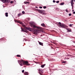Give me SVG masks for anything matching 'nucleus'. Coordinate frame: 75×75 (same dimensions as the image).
I'll return each instance as SVG.
<instances>
[{
	"instance_id": "cd10ccee",
	"label": "nucleus",
	"mask_w": 75,
	"mask_h": 75,
	"mask_svg": "<svg viewBox=\"0 0 75 75\" xmlns=\"http://www.w3.org/2000/svg\"><path fill=\"white\" fill-rule=\"evenodd\" d=\"M66 62H66L64 61V62H63L62 63H63L64 64H65V63H66Z\"/></svg>"
},
{
	"instance_id": "a19ab883",
	"label": "nucleus",
	"mask_w": 75,
	"mask_h": 75,
	"mask_svg": "<svg viewBox=\"0 0 75 75\" xmlns=\"http://www.w3.org/2000/svg\"><path fill=\"white\" fill-rule=\"evenodd\" d=\"M35 8H38V7L37 6H35Z\"/></svg>"
},
{
	"instance_id": "f3484780",
	"label": "nucleus",
	"mask_w": 75,
	"mask_h": 75,
	"mask_svg": "<svg viewBox=\"0 0 75 75\" xmlns=\"http://www.w3.org/2000/svg\"><path fill=\"white\" fill-rule=\"evenodd\" d=\"M38 11H39V12H40V13H42L43 11L41 10H38Z\"/></svg>"
},
{
	"instance_id": "a211bd4d",
	"label": "nucleus",
	"mask_w": 75,
	"mask_h": 75,
	"mask_svg": "<svg viewBox=\"0 0 75 75\" xmlns=\"http://www.w3.org/2000/svg\"><path fill=\"white\" fill-rule=\"evenodd\" d=\"M42 70V69H39L38 71H39V72H41V71Z\"/></svg>"
},
{
	"instance_id": "dca6fc26",
	"label": "nucleus",
	"mask_w": 75,
	"mask_h": 75,
	"mask_svg": "<svg viewBox=\"0 0 75 75\" xmlns=\"http://www.w3.org/2000/svg\"><path fill=\"white\" fill-rule=\"evenodd\" d=\"M18 23H20L21 24H23V23L20 21H18Z\"/></svg>"
},
{
	"instance_id": "0eeeda50",
	"label": "nucleus",
	"mask_w": 75,
	"mask_h": 75,
	"mask_svg": "<svg viewBox=\"0 0 75 75\" xmlns=\"http://www.w3.org/2000/svg\"><path fill=\"white\" fill-rule=\"evenodd\" d=\"M25 28H26V30H28L29 31H31V28H30L26 27Z\"/></svg>"
},
{
	"instance_id": "4468645a",
	"label": "nucleus",
	"mask_w": 75,
	"mask_h": 75,
	"mask_svg": "<svg viewBox=\"0 0 75 75\" xmlns=\"http://www.w3.org/2000/svg\"><path fill=\"white\" fill-rule=\"evenodd\" d=\"M71 4H74V1H73V0H71Z\"/></svg>"
},
{
	"instance_id": "a18cd8bd",
	"label": "nucleus",
	"mask_w": 75,
	"mask_h": 75,
	"mask_svg": "<svg viewBox=\"0 0 75 75\" xmlns=\"http://www.w3.org/2000/svg\"><path fill=\"white\" fill-rule=\"evenodd\" d=\"M74 1L75 2V0H74Z\"/></svg>"
},
{
	"instance_id": "c03bdc74",
	"label": "nucleus",
	"mask_w": 75,
	"mask_h": 75,
	"mask_svg": "<svg viewBox=\"0 0 75 75\" xmlns=\"http://www.w3.org/2000/svg\"><path fill=\"white\" fill-rule=\"evenodd\" d=\"M57 9V8H56Z\"/></svg>"
},
{
	"instance_id": "9d476101",
	"label": "nucleus",
	"mask_w": 75,
	"mask_h": 75,
	"mask_svg": "<svg viewBox=\"0 0 75 75\" xmlns=\"http://www.w3.org/2000/svg\"><path fill=\"white\" fill-rule=\"evenodd\" d=\"M43 73V70L42 69L41 70V71L40 72H39V74L40 75H42V74H42Z\"/></svg>"
},
{
	"instance_id": "f8f14e48",
	"label": "nucleus",
	"mask_w": 75,
	"mask_h": 75,
	"mask_svg": "<svg viewBox=\"0 0 75 75\" xmlns=\"http://www.w3.org/2000/svg\"><path fill=\"white\" fill-rule=\"evenodd\" d=\"M5 16L6 17H8V13H5Z\"/></svg>"
},
{
	"instance_id": "2eb2a0df",
	"label": "nucleus",
	"mask_w": 75,
	"mask_h": 75,
	"mask_svg": "<svg viewBox=\"0 0 75 75\" xmlns=\"http://www.w3.org/2000/svg\"><path fill=\"white\" fill-rule=\"evenodd\" d=\"M21 15H22V13H19V14H18V16H21Z\"/></svg>"
},
{
	"instance_id": "ddd939ff",
	"label": "nucleus",
	"mask_w": 75,
	"mask_h": 75,
	"mask_svg": "<svg viewBox=\"0 0 75 75\" xmlns=\"http://www.w3.org/2000/svg\"><path fill=\"white\" fill-rule=\"evenodd\" d=\"M45 66V64H44L41 65V67H42V68H44V66Z\"/></svg>"
},
{
	"instance_id": "c85d7f7f",
	"label": "nucleus",
	"mask_w": 75,
	"mask_h": 75,
	"mask_svg": "<svg viewBox=\"0 0 75 75\" xmlns=\"http://www.w3.org/2000/svg\"><path fill=\"white\" fill-rule=\"evenodd\" d=\"M13 3V1H11V2H10V3L11 4H12V3Z\"/></svg>"
},
{
	"instance_id": "20e7f679",
	"label": "nucleus",
	"mask_w": 75,
	"mask_h": 75,
	"mask_svg": "<svg viewBox=\"0 0 75 75\" xmlns=\"http://www.w3.org/2000/svg\"><path fill=\"white\" fill-rule=\"evenodd\" d=\"M60 27H62V28H65V27H67V26L64 24H62L61 25L59 26Z\"/></svg>"
},
{
	"instance_id": "b1692460",
	"label": "nucleus",
	"mask_w": 75,
	"mask_h": 75,
	"mask_svg": "<svg viewBox=\"0 0 75 75\" xmlns=\"http://www.w3.org/2000/svg\"><path fill=\"white\" fill-rule=\"evenodd\" d=\"M26 4H30V2H26Z\"/></svg>"
},
{
	"instance_id": "473e14b6",
	"label": "nucleus",
	"mask_w": 75,
	"mask_h": 75,
	"mask_svg": "<svg viewBox=\"0 0 75 75\" xmlns=\"http://www.w3.org/2000/svg\"><path fill=\"white\" fill-rule=\"evenodd\" d=\"M53 3H55V1L54 0L53 1Z\"/></svg>"
},
{
	"instance_id": "e433bc0d",
	"label": "nucleus",
	"mask_w": 75,
	"mask_h": 75,
	"mask_svg": "<svg viewBox=\"0 0 75 75\" xmlns=\"http://www.w3.org/2000/svg\"><path fill=\"white\" fill-rule=\"evenodd\" d=\"M73 8H74V7L73 6H72V9L73 10Z\"/></svg>"
},
{
	"instance_id": "f03ea898",
	"label": "nucleus",
	"mask_w": 75,
	"mask_h": 75,
	"mask_svg": "<svg viewBox=\"0 0 75 75\" xmlns=\"http://www.w3.org/2000/svg\"><path fill=\"white\" fill-rule=\"evenodd\" d=\"M30 27H33V28H37L38 29H41V28L40 27H38L35 25V24L33 22H31L30 23Z\"/></svg>"
},
{
	"instance_id": "aec40b11",
	"label": "nucleus",
	"mask_w": 75,
	"mask_h": 75,
	"mask_svg": "<svg viewBox=\"0 0 75 75\" xmlns=\"http://www.w3.org/2000/svg\"><path fill=\"white\" fill-rule=\"evenodd\" d=\"M17 57H21V56H20V55H17Z\"/></svg>"
},
{
	"instance_id": "6e6552de",
	"label": "nucleus",
	"mask_w": 75,
	"mask_h": 75,
	"mask_svg": "<svg viewBox=\"0 0 75 75\" xmlns=\"http://www.w3.org/2000/svg\"><path fill=\"white\" fill-rule=\"evenodd\" d=\"M66 29L67 30V32H71V30L69 28H68V29L66 28Z\"/></svg>"
},
{
	"instance_id": "4be33fe9",
	"label": "nucleus",
	"mask_w": 75,
	"mask_h": 75,
	"mask_svg": "<svg viewBox=\"0 0 75 75\" xmlns=\"http://www.w3.org/2000/svg\"><path fill=\"white\" fill-rule=\"evenodd\" d=\"M66 11L67 13H68V9H66Z\"/></svg>"
},
{
	"instance_id": "412c9836",
	"label": "nucleus",
	"mask_w": 75,
	"mask_h": 75,
	"mask_svg": "<svg viewBox=\"0 0 75 75\" xmlns=\"http://www.w3.org/2000/svg\"><path fill=\"white\" fill-rule=\"evenodd\" d=\"M60 5H61V6H62V5H64V3H61L60 4Z\"/></svg>"
},
{
	"instance_id": "39448f33",
	"label": "nucleus",
	"mask_w": 75,
	"mask_h": 75,
	"mask_svg": "<svg viewBox=\"0 0 75 75\" xmlns=\"http://www.w3.org/2000/svg\"><path fill=\"white\" fill-rule=\"evenodd\" d=\"M21 31L23 32H24L25 33H27L28 31L27 30L24 29L23 28H22V27L21 28Z\"/></svg>"
},
{
	"instance_id": "79ce46f5",
	"label": "nucleus",
	"mask_w": 75,
	"mask_h": 75,
	"mask_svg": "<svg viewBox=\"0 0 75 75\" xmlns=\"http://www.w3.org/2000/svg\"><path fill=\"white\" fill-rule=\"evenodd\" d=\"M74 42V43H75V42Z\"/></svg>"
},
{
	"instance_id": "58836bf2",
	"label": "nucleus",
	"mask_w": 75,
	"mask_h": 75,
	"mask_svg": "<svg viewBox=\"0 0 75 75\" xmlns=\"http://www.w3.org/2000/svg\"><path fill=\"white\" fill-rule=\"evenodd\" d=\"M72 12H74V10H72Z\"/></svg>"
},
{
	"instance_id": "7c9ffc66",
	"label": "nucleus",
	"mask_w": 75,
	"mask_h": 75,
	"mask_svg": "<svg viewBox=\"0 0 75 75\" xmlns=\"http://www.w3.org/2000/svg\"><path fill=\"white\" fill-rule=\"evenodd\" d=\"M22 73H23V72H24V70H23L22 71Z\"/></svg>"
},
{
	"instance_id": "a878e982",
	"label": "nucleus",
	"mask_w": 75,
	"mask_h": 75,
	"mask_svg": "<svg viewBox=\"0 0 75 75\" xmlns=\"http://www.w3.org/2000/svg\"><path fill=\"white\" fill-rule=\"evenodd\" d=\"M56 2L57 3H59V1H56Z\"/></svg>"
},
{
	"instance_id": "9b49d317",
	"label": "nucleus",
	"mask_w": 75,
	"mask_h": 75,
	"mask_svg": "<svg viewBox=\"0 0 75 75\" xmlns=\"http://www.w3.org/2000/svg\"><path fill=\"white\" fill-rule=\"evenodd\" d=\"M24 74L25 75H28V72L25 71Z\"/></svg>"
},
{
	"instance_id": "72a5a7b5",
	"label": "nucleus",
	"mask_w": 75,
	"mask_h": 75,
	"mask_svg": "<svg viewBox=\"0 0 75 75\" xmlns=\"http://www.w3.org/2000/svg\"><path fill=\"white\" fill-rule=\"evenodd\" d=\"M39 8H42V6L39 7Z\"/></svg>"
},
{
	"instance_id": "4c0bfd02",
	"label": "nucleus",
	"mask_w": 75,
	"mask_h": 75,
	"mask_svg": "<svg viewBox=\"0 0 75 75\" xmlns=\"http://www.w3.org/2000/svg\"><path fill=\"white\" fill-rule=\"evenodd\" d=\"M73 14H75V11L73 12Z\"/></svg>"
},
{
	"instance_id": "f257e3e1",
	"label": "nucleus",
	"mask_w": 75,
	"mask_h": 75,
	"mask_svg": "<svg viewBox=\"0 0 75 75\" xmlns=\"http://www.w3.org/2000/svg\"><path fill=\"white\" fill-rule=\"evenodd\" d=\"M18 62L20 64V65L23 66V65H29L30 64H28V62L27 61L24 62V61L22 60V61L18 60Z\"/></svg>"
},
{
	"instance_id": "393cba45",
	"label": "nucleus",
	"mask_w": 75,
	"mask_h": 75,
	"mask_svg": "<svg viewBox=\"0 0 75 75\" xmlns=\"http://www.w3.org/2000/svg\"><path fill=\"white\" fill-rule=\"evenodd\" d=\"M43 8H44L45 9L46 8H47V7L45 6H43Z\"/></svg>"
},
{
	"instance_id": "49530a36",
	"label": "nucleus",
	"mask_w": 75,
	"mask_h": 75,
	"mask_svg": "<svg viewBox=\"0 0 75 75\" xmlns=\"http://www.w3.org/2000/svg\"><path fill=\"white\" fill-rule=\"evenodd\" d=\"M74 47H75V46H74Z\"/></svg>"
},
{
	"instance_id": "6ab92c4d",
	"label": "nucleus",
	"mask_w": 75,
	"mask_h": 75,
	"mask_svg": "<svg viewBox=\"0 0 75 75\" xmlns=\"http://www.w3.org/2000/svg\"><path fill=\"white\" fill-rule=\"evenodd\" d=\"M42 14H43V15H46V13H43L42 12Z\"/></svg>"
},
{
	"instance_id": "37998d69",
	"label": "nucleus",
	"mask_w": 75,
	"mask_h": 75,
	"mask_svg": "<svg viewBox=\"0 0 75 75\" xmlns=\"http://www.w3.org/2000/svg\"><path fill=\"white\" fill-rule=\"evenodd\" d=\"M3 7H4V5H3Z\"/></svg>"
},
{
	"instance_id": "5701e85b",
	"label": "nucleus",
	"mask_w": 75,
	"mask_h": 75,
	"mask_svg": "<svg viewBox=\"0 0 75 75\" xmlns=\"http://www.w3.org/2000/svg\"><path fill=\"white\" fill-rule=\"evenodd\" d=\"M22 14H25V12H24V11H22Z\"/></svg>"
},
{
	"instance_id": "2f4dec72",
	"label": "nucleus",
	"mask_w": 75,
	"mask_h": 75,
	"mask_svg": "<svg viewBox=\"0 0 75 75\" xmlns=\"http://www.w3.org/2000/svg\"><path fill=\"white\" fill-rule=\"evenodd\" d=\"M69 27H72V26H71V24H70L69 25Z\"/></svg>"
},
{
	"instance_id": "c756f323",
	"label": "nucleus",
	"mask_w": 75,
	"mask_h": 75,
	"mask_svg": "<svg viewBox=\"0 0 75 75\" xmlns=\"http://www.w3.org/2000/svg\"><path fill=\"white\" fill-rule=\"evenodd\" d=\"M71 13H69V16H71Z\"/></svg>"
},
{
	"instance_id": "1a4fd4ad",
	"label": "nucleus",
	"mask_w": 75,
	"mask_h": 75,
	"mask_svg": "<svg viewBox=\"0 0 75 75\" xmlns=\"http://www.w3.org/2000/svg\"><path fill=\"white\" fill-rule=\"evenodd\" d=\"M41 25L42 27H46L44 23H42L41 24Z\"/></svg>"
},
{
	"instance_id": "423d86ee",
	"label": "nucleus",
	"mask_w": 75,
	"mask_h": 75,
	"mask_svg": "<svg viewBox=\"0 0 75 75\" xmlns=\"http://www.w3.org/2000/svg\"><path fill=\"white\" fill-rule=\"evenodd\" d=\"M39 44V45H41L42 46H43V43L39 41H38Z\"/></svg>"
},
{
	"instance_id": "c9c22d12",
	"label": "nucleus",
	"mask_w": 75,
	"mask_h": 75,
	"mask_svg": "<svg viewBox=\"0 0 75 75\" xmlns=\"http://www.w3.org/2000/svg\"><path fill=\"white\" fill-rule=\"evenodd\" d=\"M24 4H27L26 2H24Z\"/></svg>"
},
{
	"instance_id": "f704fd0d",
	"label": "nucleus",
	"mask_w": 75,
	"mask_h": 75,
	"mask_svg": "<svg viewBox=\"0 0 75 75\" xmlns=\"http://www.w3.org/2000/svg\"><path fill=\"white\" fill-rule=\"evenodd\" d=\"M74 4H71V6L72 7H73L74 6V5H73Z\"/></svg>"
},
{
	"instance_id": "ea45409f",
	"label": "nucleus",
	"mask_w": 75,
	"mask_h": 75,
	"mask_svg": "<svg viewBox=\"0 0 75 75\" xmlns=\"http://www.w3.org/2000/svg\"><path fill=\"white\" fill-rule=\"evenodd\" d=\"M71 26H72V25H74V24H71Z\"/></svg>"
},
{
	"instance_id": "bb28decb",
	"label": "nucleus",
	"mask_w": 75,
	"mask_h": 75,
	"mask_svg": "<svg viewBox=\"0 0 75 75\" xmlns=\"http://www.w3.org/2000/svg\"><path fill=\"white\" fill-rule=\"evenodd\" d=\"M59 25H62V24H61V22H59Z\"/></svg>"
},
{
	"instance_id": "7ed1b4c3",
	"label": "nucleus",
	"mask_w": 75,
	"mask_h": 75,
	"mask_svg": "<svg viewBox=\"0 0 75 75\" xmlns=\"http://www.w3.org/2000/svg\"><path fill=\"white\" fill-rule=\"evenodd\" d=\"M1 1L4 3H7L9 2L8 0H1Z\"/></svg>"
}]
</instances>
